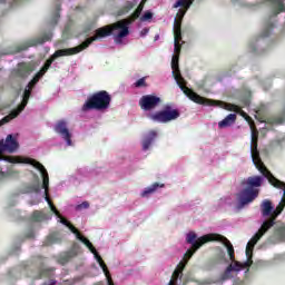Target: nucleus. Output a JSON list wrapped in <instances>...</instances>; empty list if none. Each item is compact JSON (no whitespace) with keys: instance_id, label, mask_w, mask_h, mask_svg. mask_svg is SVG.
Returning <instances> with one entry per match:
<instances>
[{"instance_id":"obj_29","label":"nucleus","mask_w":285,"mask_h":285,"mask_svg":"<svg viewBox=\"0 0 285 285\" xmlns=\"http://www.w3.org/2000/svg\"><path fill=\"white\" fill-rule=\"evenodd\" d=\"M157 39H159V36H155V41H157Z\"/></svg>"},{"instance_id":"obj_26","label":"nucleus","mask_w":285,"mask_h":285,"mask_svg":"<svg viewBox=\"0 0 285 285\" xmlns=\"http://www.w3.org/2000/svg\"><path fill=\"white\" fill-rule=\"evenodd\" d=\"M148 32H150V29H149V28H144V29L140 31V37H146V35H148Z\"/></svg>"},{"instance_id":"obj_7","label":"nucleus","mask_w":285,"mask_h":285,"mask_svg":"<svg viewBox=\"0 0 285 285\" xmlns=\"http://www.w3.org/2000/svg\"><path fill=\"white\" fill-rule=\"evenodd\" d=\"M110 95L107 91H99L88 98V100L82 106L83 112L88 110H108L110 108Z\"/></svg>"},{"instance_id":"obj_6","label":"nucleus","mask_w":285,"mask_h":285,"mask_svg":"<svg viewBox=\"0 0 285 285\" xmlns=\"http://www.w3.org/2000/svg\"><path fill=\"white\" fill-rule=\"evenodd\" d=\"M264 177L266 178L264 174L263 176H252L243 181V186L246 187L238 194V210H242L244 206H248V204H252V202L257 199V196L259 195V190L257 188L262 186Z\"/></svg>"},{"instance_id":"obj_19","label":"nucleus","mask_w":285,"mask_h":285,"mask_svg":"<svg viewBox=\"0 0 285 285\" xmlns=\"http://www.w3.org/2000/svg\"><path fill=\"white\" fill-rule=\"evenodd\" d=\"M18 75L19 77H28V75H30V69H28V66L26 65H19Z\"/></svg>"},{"instance_id":"obj_8","label":"nucleus","mask_w":285,"mask_h":285,"mask_svg":"<svg viewBox=\"0 0 285 285\" xmlns=\"http://www.w3.org/2000/svg\"><path fill=\"white\" fill-rule=\"evenodd\" d=\"M179 110L174 109L170 105H167L163 110L148 114L147 117L156 124H169V121H175L179 119Z\"/></svg>"},{"instance_id":"obj_30","label":"nucleus","mask_w":285,"mask_h":285,"mask_svg":"<svg viewBox=\"0 0 285 285\" xmlns=\"http://www.w3.org/2000/svg\"><path fill=\"white\" fill-rule=\"evenodd\" d=\"M56 19H59V13H56Z\"/></svg>"},{"instance_id":"obj_25","label":"nucleus","mask_w":285,"mask_h":285,"mask_svg":"<svg viewBox=\"0 0 285 285\" xmlns=\"http://www.w3.org/2000/svg\"><path fill=\"white\" fill-rule=\"evenodd\" d=\"M146 86V78H140L135 82L136 88H144Z\"/></svg>"},{"instance_id":"obj_14","label":"nucleus","mask_w":285,"mask_h":285,"mask_svg":"<svg viewBox=\"0 0 285 285\" xmlns=\"http://www.w3.org/2000/svg\"><path fill=\"white\" fill-rule=\"evenodd\" d=\"M237 121V115L229 114L225 119L218 122V128H228V126H233Z\"/></svg>"},{"instance_id":"obj_15","label":"nucleus","mask_w":285,"mask_h":285,"mask_svg":"<svg viewBox=\"0 0 285 285\" xmlns=\"http://www.w3.org/2000/svg\"><path fill=\"white\" fill-rule=\"evenodd\" d=\"M158 188H164V184L159 185L158 183H155L151 186L146 187L140 195L141 197H150V195L157 193Z\"/></svg>"},{"instance_id":"obj_12","label":"nucleus","mask_w":285,"mask_h":285,"mask_svg":"<svg viewBox=\"0 0 285 285\" xmlns=\"http://www.w3.org/2000/svg\"><path fill=\"white\" fill-rule=\"evenodd\" d=\"M155 139H157V131L150 130L147 134H145L142 136V141H141L142 150L145 151L150 150V147L155 142Z\"/></svg>"},{"instance_id":"obj_10","label":"nucleus","mask_w":285,"mask_h":285,"mask_svg":"<svg viewBox=\"0 0 285 285\" xmlns=\"http://www.w3.org/2000/svg\"><path fill=\"white\" fill-rule=\"evenodd\" d=\"M159 104H161V98L154 95L142 96L139 100V106L141 110H145V111L155 110V108H157Z\"/></svg>"},{"instance_id":"obj_28","label":"nucleus","mask_w":285,"mask_h":285,"mask_svg":"<svg viewBox=\"0 0 285 285\" xmlns=\"http://www.w3.org/2000/svg\"><path fill=\"white\" fill-rule=\"evenodd\" d=\"M55 284H57L55 281H49V282L45 283L43 285H55Z\"/></svg>"},{"instance_id":"obj_27","label":"nucleus","mask_w":285,"mask_h":285,"mask_svg":"<svg viewBox=\"0 0 285 285\" xmlns=\"http://www.w3.org/2000/svg\"><path fill=\"white\" fill-rule=\"evenodd\" d=\"M17 0H0L1 3H9V6H12V2Z\"/></svg>"},{"instance_id":"obj_5","label":"nucleus","mask_w":285,"mask_h":285,"mask_svg":"<svg viewBox=\"0 0 285 285\" xmlns=\"http://www.w3.org/2000/svg\"><path fill=\"white\" fill-rule=\"evenodd\" d=\"M112 35L115 43L117 46H126L128 43L124 40L125 37H128L130 35V31L128 29V22L126 20L118 21L114 24L105 26L102 28H99L96 30L95 36L87 39L85 42H82L78 47L69 48V49H60L57 50L50 59H48L43 66L45 70H48L50 66H52V61L55 59H59V57H68L70 55H79L82 50H86L92 41H99V39H106V37H110Z\"/></svg>"},{"instance_id":"obj_1","label":"nucleus","mask_w":285,"mask_h":285,"mask_svg":"<svg viewBox=\"0 0 285 285\" xmlns=\"http://www.w3.org/2000/svg\"><path fill=\"white\" fill-rule=\"evenodd\" d=\"M46 72H48V70H46V67H42V69L33 77V79L26 87L21 105L18 107V109H14L13 111H11V114L2 118L0 120V126H3V124H8V121H11V119L19 117V114L23 112V110L26 109V106H28V99H30V95H32V88H35V86L39 83V79H41V77H43ZM17 148H19V142L17 141V138H13L12 135H8L4 142L3 140L0 141V161H9V164H30V166H33V168L39 170L42 177L43 193L42 195L39 196V194L41 193V185L38 184L32 187V193H36V195L38 196V199L31 202L30 203L31 206H35V204H39V202H41L42 199H46V202L49 204V208L51 209V212H53V214L58 217L59 219L58 222L60 224H63V226L69 227L71 233L76 235L77 239H79V242H82V244H85V246H87V248H89V250L92 253V255L98 256L97 252L95 250V247H92V243H90L88 238L80 235L79 230H77L75 226H72L66 218H63V216H61L57 207L52 205V202L48 197L50 178L48 176V170H46V167H43L41 163L32 158L3 156V153H14Z\"/></svg>"},{"instance_id":"obj_13","label":"nucleus","mask_w":285,"mask_h":285,"mask_svg":"<svg viewBox=\"0 0 285 285\" xmlns=\"http://www.w3.org/2000/svg\"><path fill=\"white\" fill-rule=\"evenodd\" d=\"M273 203L268 199L263 200L261 205V213L263 217H271L273 219V212H274Z\"/></svg>"},{"instance_id":"obj_17","label":"nucleus","mask_w":285,"mask_h":285,"mask_svg":"<svg viewBox=\"0 0 285 285\" xmlns=\"http://www.w3.org/2000/svg\"><path fill=\"white\" fill-rule=\"evenodd\" d=\"M285 121V115L282 114L281 116H274L269 117L266 120V124H269L271 126H279V124H284Z\"/></svg>"},{"instance_id":"obj_11","label":"nucleus","mask_w":285,"mask_h":285,"mask_svg":"<svg viewBox=\"0 0 285 285\" xmlns=\"http://www.w3.org/2000/svg\"><path fill=\"white\" fill-rule=\"evenodd\" d=\"M50 39H52V33H46L41 38L30 40L27 45L18 47L16 51H11V55H14V52H21L22 50H28V48H31L32 46H41V43H46V41H50Z\"/></svg>"},{"instance_id":"obj_23","label":"nucleus","mask_w":285,"mask_h":285,"mask_svg":"<svg viewBox=\"0 0 285 285\" xmlns=\"http://www.w3.org/2000/svg\"><path fill=\"white\" fill-rule=\"evenodd\" d=\"M144 10V3H140L134 13V19H139L141 11Z\"/></svg>"},{"instance_id":"obj_3","label":"nucleus","mask_w":285,"mask_h":285,"mask_svg":"<svg viewBox=\"0 0 285 285\" xmlns=\"http://www.w3.org/2000/svg\"><path fill=\"white\" fill-rule=\"evenodd\" d=\"M259 132L257 130H252V142H250V155L252 160L257 170L262 173V175H265L267 177L269 184L274 186V188H281L283 190V197L277 205V207L272 213V218L265 220L258 232L254 235V237L247 243L246 246V257L249 259V262H253V248H255V245L275 226V220L279 215H282V212L285 208V183L281 181L279 179L275 178L271 171L264 166V163L262 161V158L259 157V150L257 149V139H258Z\"/></svg>"},{"instance_id":"obj_18","label":"nucleus","mask_w":285,"mask_h":285,"mask_svg":"<svg viewBox=\"0 0 285 285\" xmlns=\"http://www.w3.org/2000/svg\"><path fill=\"white\" fill-rule=\"evenodd\" d=\"M228 110H232L233 112H238V115L244 117V119H246V121H252L250 116H248V114H246L244 110H242V108L239 106L228 105Z\"/></svg>"},{"instance_id":"obj_22","label":"nucleus","mask_w":285,"mask_h":285,"mask_svg":"<svg viewBox=\"0 0 285 285\" xmlns=\"http://www.w3.org/2000/svg\"><path fill=\"white\" fill-rule=\"evenodd\" d=\"M273 30V26L268 24L262 31V37H268Z\"/></svg>"},{"instance_id":"obj_21","label":"nucleus","mask_w":285,"mask_h":285,"mask_svg":"<svg viewBox=\"0 0 285 285\" xmlns=\"http://www.w3.org/2000/svg\"><path fill=\"white\" fill-rule=\"evenodd\" d=\"M88 208H90V203H88V202H83L76 206V210H78V212L88 210Z\"/></svg>"},{"instance_id":"obj_16","label":"nucleus","mask_w":285,"mask_h":285,"mask_svg":"<svg viewBox=\"0 0 285 285\" xmlns=\"http://www.w3.org/2000/svg\"><path fill=\"white\" fill-rule=\"evenodd\" d=\"M48 219H52V214H46L43 212H33L32 220L33 222H47Z\"/></svg>"},{"instance_id":"obj_24","label":"nucleus","mask_w":285,"mask_h":285,"mask_svg":"<svg viewBox=\"0 0 285 285\" xmlns=\"http://www.w3.org/2000/svg\"><path fill=\"white\" fill-rule=\"evenodd\" d=\"M150 19H153V13L150 11H146L141 16L140 21H150Z\"/></svg>"},{"instance_id":"obj_2","label":"nucleus","mask_w":285,"mask_h":285,"mask_svg":"<svg viewBox=\"0 0 285 285\" xmlns=\"http://www.w3.org/2000/svg\"><path fill=\"white\" fill-rule=\"evenodd\" d=\"M186 242L187 244L191 245V249L187 250V253L185 254L184 261H181L177 265L168 285H179L177 282L181 279V275L184 273V268H186V264H188V259H190V257L195 255V252L199 250V248H202V246H204V244H206L207 242H220L227 248V253L232 263L226 268L223 275V279H230L232 272L239 273V271H244V268H250V266H253V261H249L248 258H247V262L245 263L235 261V248L233 247V244L230 243V240H228V238L219 234H208L197 238V234H195V232H190L186 236ZM92 248L95 249V252H97L95 246H92ZM97 255L98 257H100V262H99V258H97ZM95 258L97 259L99 266L102 268L106 275L107 284L115 285V283H112V277H110V272H108V266H106V263H104V259H101V256H99V254L96 253Z\"/></svg>"},{"instance_id":"obj_9","label":"nucleus","mask_w":285,"mask_h":285,"mask_svg":"<svg viewBox=\"0 0 285 285\" xmlns=\"http://www.w3.org/2000/svg\"><path fill=\"white\" fill-rule=\"evenodd\" d=\"M53 130L59 137L65 141L66 146L71 147L75 146L72 141V132L68 129V122L66 120H59L53 126Z\"/></svg>"},{"instance_id":"obj_31","label":"nucleus","mask_w":285,"mask_h":285,"mask_svg":"<svg viewBox=\"0 0 285 285\" xmlns=\"http://www.w3.org/2000/svg\"><path fill=\"white\" fill-rule=\"evenodd\" d=\"M96 285H104V284L100 282V283H97Z\"/></svg>"},{"instance_id":"obj_4","label":"nucleus","mask_w":285,"mask_h":285,"mask_svg":"<svg viewBox=\"0 0 285 285\" xmlns=\"http://www.w3.org/2000/svg\"><path fill=\"white\" fill-rule=\"evenodd\" d=\"M193 1L195 0H177L174 4V8H185L179 9L178 13L174 21V52L171 59V70L174 75V79L179 86L180 90L189 97L191 101L195 104H200L202 106H215V100L206 99L197 94H195L193 90H190L188 87H186L184 77H181V72L179 71V52H181V20L186 16V12H188V9L193 6Z\"/></svg>"},{"instance_id":"obj_20","label":"nucleus","mask_w":285,"mask_h":285,"mask_svg":"<svg viewBox=\"0 0 285 285\" xmlns=\"http://www.w3.org/2000/svg\"><path fill=\"white\" fill-rule=\"evenodd\" d=\"M71 257H75V253H67V254H63L61 257H60V259H59V262H60V264H67V262H69V259L71 258Z\"/></svg>"}]
</instances>
